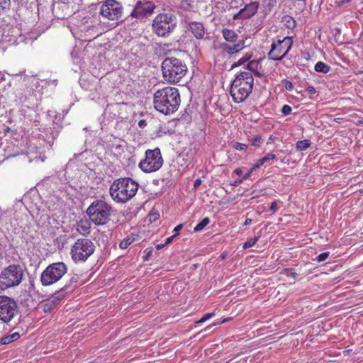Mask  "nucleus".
Masks as SVG:
<instances>
[{"instance_id": "obj_45", "label": "nucleus", "mask_w": 363, "mask_h": 363, "mask_svg": "<svg viewBox=\"0 0 363 363\" xmlns=\"http://www.w3.org/2000/svg\"><path fill=\"white\" fill-rule=\"evenodd\" d=\"M201 184V180L200 179H197L195 180L194 184V189H197Z\"/></svg>"}, {"instance_id": "obj_39", "label": "nucleus", "mask_w": 363, "mask_h": 363, "mask_svg": "<svg viewBox=\"0 0 363 363\" xmlns=\"http://www.w3.org/2000/svg\"><path fill=\"white\" fill-rule=\"evenodd\" d=\"M277 203L276 201H273L270 206H269V210L272 212V213H274L277 211Z\"/></svg>"}, {"instance_id": "obj_46", "label": "nucleus", "mask_w": 363, "mask_h": 363, "mask_svg": "<svg viewBox=\"0 0 363 363\" xmlns=\"http://www.w3.org/2000/svg\"><path fill=\"white\" fill-rule=\"evenodd\" d=\"M252 220L251 218H246V220H245V222L243 223V225H248L252 223Z\"/></svg>"}, {"instance_id": "obj_36", "label": "nucleus", "mask_w": 363, "mask_h": 363, "mask_svg": "<svg viewBox=\"0 0 363 363\" xmlns=\"http://www.w3.org/2000/svg\"><path fill=\"white\" fill-rule=\"evenodd\" d=\"M292 108L289 105H284L281 109V112L284 116H287L291 113Z\"/></svg>"}, {"instance_id": "obj_2", "label": "nucleus", "mask_w": 363, "mask_h": 363, "mask_svg": "<svg viewBox=\"0 0 363 363\" xmlns=\"http://www.w3.org/2000/svg\"><path fill=\"white\" fill-rule=\"evenodd\" d=\"M254 86V78L250 72H238L231 83L230 94L235 103L245 101L252 93Z\"/></svg>"}, {"instance_id": "obj_28", "label": "nucleus", "mask_w": 363, "mask_h": 363, "mask_svg": "<svg viewBox=\"0 0 363 363\" xmlns=\"http://www.w3.org/2000/svg\"><path fill=\"white\" fill-rule=\"evenodd\" d=\"M249 141L250 142L251 145H252L254 147H259L261 145V144L262 143L263 140H262L261 135H257L251 140H249Z\"/></svg>"}, {"instance_id": "obj_50", "label": "nucleus", "mask_w": 363, "mask_h": 363, "mask_svg": "<svg viewBox=\"0 0 363 363\" xmlns=\"http://www.w3.org/2000/svg\"><path fill=\"white\" fill-rule=\"evenodd\" d=\"M357 125H363V120L359 121L357 123Z\"/></svg>"}, {"instance_id": "obj_35", "label": "nucleus", "mask_w": 363, "mask_h": 363, "mask_svg": "<svg viewBox=\"0 0 363 363\" xmlns=\"http://www.w3.org/2000/svg\"><path fill=\"white\" fill-rule=\"evenodd\" d=\"M277 158V156L273 152H269L264 157H262L264 163L268 162L270 160H275Z\"/></svg>"}, {"instance_id": "obj_47", "label": "nucleus", "mask_w": 363, "mask_h": 363, "mask_svg": "<svg viewBox=\"0 0 363 363\" xmlns=\"http://www.w3.org/2000/svg\"><path fill=\"white\" fill-rule=\"evenodd\" d=\"M165 245H164V244H158V245H156L155 247H156L157 250H159L162 249Z\"/></svg>"}, {"instance_id": "obj_1", "label": "nucleus", "mask_w": 363, "mask_h": 363, "mask_svg": "<svg viewBox=\"0 0 363 363\" xmlns=\"http://www.w3.org/2000/svg\"><path fill=\"white\" fill-rule=\"evenodd\" d=\"M180 103L179 91L176 87L164 86L154 93V108L163 114L174 113L178 110Z\"/></svg>"}, {"instance_id": "obj_25", "label": "nucleus", "mask_w": 363, "mask_h": 363, "mask_svg": "<svg viewBox=\"0 0 363 363\" xmlns=\"http://www.w3.org/2000/svg\"><path fill=\"white\" fill-rule=\"evenodd\" d=\"M276 4L277 0H262V6L266 11H271Z\"/></svg>"}, {"instance_id": "obj_49", "label": "nucleus", "mask_w": 363, "mask_h": 363, "mask_svg": "<svg viewBox=\"0 0 363 363\" xmlns=\"http://www.w3.org/2000/svg\"><path fill=\"white\" fill-rule=\"evenodd\" d=\"M144 125H145V121L142 120L139 122V126L143 127Z\"/></svg>"}, {"instance_id": "obj_9", "label": "nucleus", "mask_w": 363, "mask_h": 363, "mask_svg": "<svg viewBox=\"0 0 363 363\" xmlns=\"http://www.w3.org/2000/svg\"><path fill=\"white\" fill-rule=\"evenodd\" d=\"M163 164V159L160 150L155 148L154 150H147L145 157L139 163L140 169L147 173H151L160 169Z\"/></svg>"}, {"instance_id": "obj_12", "label": "nucleus", "mask_w": 363, "mask_h": 363, "mask_svg": "<svg viewBox=\"0 0 363 363\" xmlns=\"http://www.w3.org/2000/svg\"><path fill=\"white\" fill-rule=\"evenodd\" d=\"M18 312V305L15 300L5 295H0V320L10 323Z\"/></svg>"}, {"instance_id": "obj_4", "label": "nucleus", "mask_w": 363, "mask_h": 363, "mask_svg": "<svg viewBox=\"0 0 363 363\" xmlns=\"http://www.w3.org/2000/svg\"><path fill=\"white\" fill-rule=\"evenodd\" d=\"M187 71L186 65L177 57H166L162 63V76L165 81L171 84L179 83Z\"/></svg>"}, {"instance_id": "obj_7", "label": "nucleus", "mask_w": 363, "mask_h": 363, "mask_svg": "<svg viewBox=\"0 0 363 363\" xmlns=\"http://www.w3.org/2000/svg\"><path fill=\"white\" fill-rule=\"evenodd\" d=\"M67 272V267L62 262L49 264L41 273L40 281L43 286H48L59 281Z\"/></svg>"}, {"instance_id": "obj_3", "label": "nucleus", "mask_w": 363, "mask_h": 363, "mask_svg": "<svg viewBox=\"0 0 363 363\" xmlns=\"http://www.w3.org/2000/svg\"><path fill=\"white\" fill-rule=\"evenodd\" d=\"M138 186V184L130 178L118 179L111 185L110 196L115 202L124 203L135 196Z\"/></svg>"}, {"instance_id": "obj_10", "label": "nucleus", "mask_w": 363, "mask_h": 363, "mask_svg": "<svg viewBox=\"0 0 363 363\" xmlns=\"http://www.w3.org/2000/svg\"><path fill=\"white\" fill-rule=\"evenodd\" d=\"M176 26L172 15L167 13H159L152 22L153 31L161 37L172 33Z\"/></svg>"}, {"instance_id": "obj_23", "label": "nucleus", "mask_w": 363, "mask_h": 363, "mask_svg": "<svg viewBox=\"0 0 363 363\" xmlns=\"http://www.w3.org/2000/svg\"><path fill=\"white\" fill-rule=\"evenodd\" d=\"M311 143L308 140H299L296 143V147L298 151L307 150L311 146Z\"/></svg>"}, {"instance_id": "obj_38", "label": "nucleus", "mask_w": 363, "mask_h": 363, "mask_svg": "<svg viewBox=\"0 0 363 363\" xmlns=\"http://www.w3.org/2000/svg\"><path fill=\"white\" fill-rule=\"evenodd\" d=\"M306 91L308 92V94L310 95V96H312L315 94H316V89L315 87H313V86H308Z\"/></svg>"}, {"instance_id": "obj_32", "label": "nucleus", "mask_w": 363, "mask_h": 363, "mask_svg": "<svg viewBox=\"0 0 363 363\" xmlns=\"http://www.w3.org/2000/svg\"><path fill=\"white\" fill-rule=\"evenodd\" d=\"M258 238L255 237L254 238H252L250 240H248L243 244V248L247 249L249 247H251L255 245V243L257 242Z\"/></svg>"}, {"instance_id": "obj_5", "label": "nucleus", "mask_w": 363, "mask_h": 363, "mask_svg": "<svg viewBox=\"0 0 363 363\" xmlns=\"http://www.w3.org/2000/svg\"><path fill=\"white\" fill-rule=\"evenodd\" d=\"M86 213L94 224L105 225L111 220L112 207L104 200L96 199L87 208Z\"/></svg>"}, {"instance_id": "obj_34", "label": "nucleus", "mask_w": 363, "mask_h": 363, "mask_svg": "<svg viewBox=\"0 0 363 363\" xmlns=\"http://www.w3.org/2000/svg\"><path fill=\"white\" fill-rule=\"evenodd\" d=\"M329 255H330L329 252H325L319 254L315 259L318 262H322L325 261V259H327L329 257Z\"/></svg>"}, {"instance_id": "obj_11", "label": "nucleus", "mask_w": 363, "mask_h": 363, "mask_svg": "<svg viewBox=\"0 0 363 363\" xmlns=\"http://www.w3.org/2000/svg\"><path fill=\"white\" fill-rule=\"evenodd\" d=\"M292 45L293 40L291 37L274 40L268 52V58L274 61L281 60L288 54Z\"/></svg>"}, {"instance_id": "obj_8", "label": "nucleus", "mask_w": 363, "mask_h": 363, "mask_svg": "<svg viewBox=\"0 0 363 363\" xmlns=\"http://www.w3.org/2000/svg\"><path fill=\"white\" fill-rule=\"evenodd\" d=\"M95 245L88 238L77 239L71 247L70 255L75 263L84 262L94 253Z\"/></svg>"}, {"instance_id": "obj_51", "label": "nucleus", "mask_w": 363, "mask_h": 363, "mask_svg": "<svg viewBox=\"0 0 363 363\" xmlns=\"http://www.w3.org/2000/svg\"><path fill=\"white\" fill-rule=\"evenodd\" d=\"M241 182H242L241 180H240L239 182L236 181L235 185H236L237 184H240Z\"/></svg>"}, {"instance_id": "obj_31", "label": "nucleus", "mask_w": 363, "mask_h": 363, "mask_svg": "<svg viewBox=\"0 0 363 363\" xmlns=\"http://www.w3.org/2000/svg\"><path fill=\"white\" fill-rule=\"evenodd\" d=\"M252 57V54L247 53L245 55L242 57L238 60L237 63L235 65V66H240L242 65H244L245 62L250 60V59Z\"/></svg>"}, {"instance_id": "obj_13", "label": "nucleus", "mask_w": 363, "mask_h": 363, "mask_svg": "<svg viewBox=\"0 0 363 363\" xmlns=\"http://www.w3.org/2000/svg\"><path fill=\"white\" fill-rule=\"evenodd\" d=\"M123 6L116 0H106L100 8V14L111 21L118 20L122 17Z\"/></svg>"}, {"instance_id": "obj_16", "label": "nucleus", "mask_w": 363, "mask_h": 363, "mask_svg": "<svg viewBox=\"0 0 363 363\" xmlns=\"http://www.w3.org/2000/svg\"><path fill=\"white\" fill-rule=\"evenodd\" d=\"M189 28L192 35L196 39H202L205 34L204 26L201 22H191L189 23Z\"/></svg>"}, {"instance_id": "obj_21", "label": "nucleus", "mask_w": 363, "mask_h": 363, "mask_svg": "<svg viewBox=\"0 0 363 363\" xmlns=\"http://www.w3.org/2000/svg\"><path fill=\"white\" fill-rule=\"evenodd\" d=\"M314 69L317 72L327 74L330 72V67L325 62L319 61L315 65Z\"/></svg>"}, {"instance_id": "obj_14", "label": "nucleus", "mask_w": 363, "mask_h": 363, "mask_svg": "<svg viewBox=\"0 0 363 363\" xmlns=\"http://www.w3.org/2000/svg\"><path fill=\"white\" fill-rule=\"evenodd\" d=\"M156 8L153 1L139 0L136 2L130 16L136 19H144L150 16Z\"/></svg>"}, {"instance_id": "obj_17", "label": "nucleus", "mask_w": 363, "mask_h": 363, "mask_svg": "<svg viewBox=\"0 0 363 363\" xmlns=\"http://www.w3.org/2000/svg\"><path fill=\"white\" fill-rule=\"evenodd\" d=\"M260 69L261 65L258 60H251L248 62L247 68L244 71L250 72L252 77L253 75L257 77H262L264 76V73L262 71L259 70Z\"/></svg>"}, {"instance_id": "obj_22", "label": "nucleus", "mask_w": 363, "mask_h": 363, "mask_svg": "<svg viewBox=\"0 0 363 363\" xmlns=\"http://www.w3.org/2000/svg\"><path fill=\"white\" fill-rule=\"evenodd\" d=\"M20 337V335L18 333H13L11 335L3 337L1 339V343L2 345L10 344L13 341L17 340Z\"/></svg>"}, {"instance_id": "obj_30", "label": "nucleus", "mask_w": 363, "mask_h": 363, "mask_svg": "<svg viewBox=\"0 0 363 363\" xmlns=\"http://www.w3.org/2000/svg\"><path fill=\"white\" fill-rule=\"evenodd\" d=\"M133 239L130 238H124L119 244L121 249H126L133 242Z\"/></svg>"}, {"instance_id": "obj_40", "label": "nucleus", "mask_w": 363, "mask_h": 363, "mask_svg": "<svg viewBox=\"0 0 363 363\" xmlns=\"http://www.w3.org/2000/svg\"><path fill=\"white\" fill-rule=\"evenodd\" d=\"M177 235H178V233H174L173 235L166 238L164 245H167L170 244L173 241L174 238L175 237H177Z\"/></svg>"}, {"instance_id": "obj_27", "label": "nucleus", "mask_w": 363, "mask_h": 363, "mask_svg": "<svg viewBox=\"0 0 363 363\" xmlns=\"http://www.w3.org/2000/svg\"><path fill=\"white\" fill-rule=\"evenodd\" d=\"M231 147L238 151H243L246 152L247 150L248 146L246 144L240 143L238 142H232L230 143Z\"/></svg>"}, {"instance_id": "obj_24", "label": "nucleus", "mask_w": 363, "mask_h": 363, "mask_svg": "<svg viewBox=\"0 0 363 363\" xmlns=\"http://www.w3.org/2000/svg\"><path fill=\"white\" fill-rule=\"evenodd\" d=\"M60 301V298L58 297L55 296L52 300L48 301L43 306L44 311L45 312L50 311L54 306L56 305L57 302Z\"/></svg>"}, {"instance_id": "obj_15", "label": "nucleus", "mask_w": 363, "mask_h": 363, "mask_svg": "<svg viewBox=\"0 0 363 363\" xmlns=\"http://www.w3.org/2000/svg\"><path fill=\"white\" fill-rule=\"evenodd\" d=\"M259 3L252 1L245 6L240 11L233 16V19H248L252 17L258 11Z\"/></svg>"}, {"instance_id": "obj_6", "label": "nucleus", "mask_w": 363, "mask_h": 363, "mask_svg": "<svg viewBox=\"0 0 363 363\" xmlns=\"http://www.w3.org/2000/svg\"><path fill=\"white\" fill-rule=\"evenodd\" d=\"M24 277V271L19 264H12L0 273V289L2 290L18 286Z\"/></svg>"}, {"instance_id": "obj_43", "label": "nucleus", "mask_w": 363, "mask_h": 363, "mask_svg": "<svg viewBox=\"0 0 363 363\" xmlns=\"http://www.w3.org/2000/svg\"><path fill=\"white\" fill-rule=\"evenodd\" d=\"M183 228V225L182 223L177 225L174 228V233H178L179 234V232L180 230H182Z\"/></svg>"}, {"instance_id": "obj_48", "label": "nucleus", "mask_w": 363, "mask_h": 363, "mask_svg": "<svg viewBox=\"0 0 363 363\" xmlns=\"http://www.w3.org/2000/svg\"><path fill=\"white\" fill-rule=\"evenodd\" d=\"M234 172L238 175H240L242 174V170L240 169H236Z\"/></svg>"}, {"instance_id": "obj_33", "label": "nucleus", "mask_w": 363, "mask_h": 363, "mask_svg": "<svg viewBox=\"0 0 363 363\" xmlns=\"http://www.w3.org/2000/svg\"><path fill=\"white\" fill-rule=\"evenodd\" d=\"M215 315H216L215 313H208L205 314L200 320L196 321V323H197V324L203 323L206 322V320H208V319L215 316Z\"/></svg>"}, {"instance_id": "obj_19", "label": "nucleus", "mask_w": 363, "mask_h": 363, "mask_svg": "<svg viewBox=\"0 0 363 363\" xmlns=\"http://www.w3.org/2000/svg\"><path fill=\"white\" fill-rule=\"evenodd\" d=\"M91 223L87 220H79L76 227V230L81 235H86L90 233Z\"/></svg>"}, {"instance_id": "obj_29", "label": "nucleus", "mask_w": 363, "mask_h": 363, "mask_svg": "<svg viewBox=\"0 0 363 363\" xmlns=\"http://www.w3.org/2000/svg\"><path fill=\"white\" fill-rule=\"evenodd\" d=\"M11 6V0H0V15Z\"/></svg>"}, {"instance_id": "obj_26", "label": "nucleus", "mask_w": 363, "mask_h": 363, "mask_svg": "<svg viewBox=\"0 0 363 363\" xmlns=\"http://www.w3.org/2000/svg\"><path fill=\"white\" fill-rule=\"evenodd\" d=\"M210 223V218L205 217L201 221H200L195 227L194 231L198 232L204 228Z\"/></svg>"}, {"instance_id": "obj_20", "label": "nucleus", "mask_w": 363, "mask_h": 363, "mask_svg": "<svg viewBox=\"0 0 363 363\" xmlns=\"http://www.w3.org/2000/svg\"><path fill=\"white\" fill-rule=\"evenodd\" d=\"M222 35L223 38L230 43H235L238 38V35L234 30L228 28L222 30Z\"/></svg>"}, {"instance_id": "obj_37", "label": "nucleus", "mask_w": 363, "mask_h": 363, "mask_svg": "<svg viewBox=\"0 0 363 363\" xmlns=\"http://www.w3.org/2000/svg\"><path fill=\"white\" fill-rule=\"evenodd\" d=\"M264 161L262 158H260L257 160L256 163L253 165L252 170L256 169L257 168H259L262 165H263Z\"/></svg>"}, {"instance_id": "obj_41", "label": "nucleus", "mask_w": 363, "mask_h": 363, "mask_svg": "<svg viewBox=\"0 0 363 363\" xmlns=\"http://www.w3.org/2000/svg\"><path fill=\"white\" fill-rule=\"evenodd\" d=\"M285 88L287 90L291 91L294 89V85L290 81H286V84H285Z\"/></svg>"}, {"instance_id": "obj_44", "label": "nucleus", "mask_w": 363, "mask_h": 363, "mask_svg": "<svg viewBox=\"0 0 363 363\" xmlns=\"http://www.w3.org/2000/svg\"><path fill=\"white\" fill-rule=\"evenodd\" d=\"M287 272H290V274L287 273V275H290L291 277H293L294 278H296V276H297V274L294 272V269H286Z\"/></svg>"}, {"instance_id": "obj_42", "label": "nucleus", "mask_w": 363, "mask_h": 363, "mask_svg": "<svg viewBox=\"0 0 363 363\" xmlns=\"http://www.w3.org/2000/svg\"><path fill=\"white\" fill-rule=\"evenodd\" d=\"M230 320H231V318H226L223 319V320H221L220 322L214 323L212 325L216 326L218 325H220V324L225 323Z\"/></svg>"}, {"instance_id": "obj_18", "label": "nucleus", "mask_w": 363, "mask_h": 363, "mask_svg": "<svg viewBox=\"0 0 363 363\" xmlns=\"http://www.w3.org/2000/svg\"><path fill=\"white\" fill-rule=\"evenodd\" d=\"M245 48L244 40H238L237 43L233 45L223 44V50L228 55H233L239 52Z\"/></svg>"}]
</instances>
